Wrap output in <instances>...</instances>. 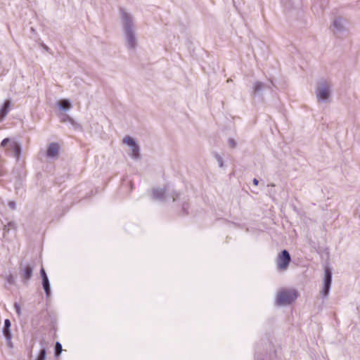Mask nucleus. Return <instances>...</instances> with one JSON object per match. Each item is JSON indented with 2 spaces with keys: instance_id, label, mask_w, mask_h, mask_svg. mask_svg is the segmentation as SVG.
I'll return each instance as SVG.
<instances>
[{
  "instance_id": "6",
  "label": "nucleus",
  "mask_w": 360,
  "mask_h": 360,
  "mask_svg": "<svg viewBox=\"0 0 360 360\" xmlns=\"http://www.w3.org/2000/svg\"><path fill=\"white\" fill-rule=\"evenodd\" d=\"M8 143H10L8 149L11 150L13 153V156L17 160H19L21 154L20 145L16 141H11V140L8 138H6L1 141V146L6 147Z\"/></svg>"
},
{
  "instance_id": "17",
  "label": "nucleus",
  "mask_w": 360,
  "mask_h": 360,
  "mask_svg": "<svg viewBox=\"0 0 360 360\" xmlns=\"http://www.w3.org/2000/svg\"><path fill=\"white\" fill-rule=\"evenodd\" d=\"M46 355V351L45 348H42L40 351L39 356L36 360H45Z\"/></svg>"
},
{
  "instance_id": "8",
  "label": "nucleus",
  "mask_w": 360,
  "mask_h": 360,
  "mask_svg": "<svg viewBox=\"0 0 360 360\" xmlns=\"http://www.w3.org/2000/svg\"><path fill=\"white\" fill-rule=\"evenodd\" d=\"M332 281V273L330 269H326L325 270V276H324V287L321 290V293L323 297H326L330 290V285Z\"/></svg>"
},
{
  "instance_id": "23",
  "label": "nucleus",
  "mask_w": 360,
  "mask_h": 360,
  "mask_svg": "<svg viewBox=\"0 0 360 360\" xmlns=\"http://www.w3.org/2000/svg\"><path fill=\"white\" fill-rule=\"evenodd\" d=\"M62 122L69 121L71 123H73V120L69 116H65V118L61 120Z\"/></svg>"
},
{
  "instance_id": "12",
  "label": "nucleus",
  "mask_w": 360,
  "mask_h": 360,
  "mask_svg": "<svg viewBox=\"0 0 360 360\" xmlns=\"http://www.w3.org/2000/svg\"><path fill=\"white\" fill-rule=\"evenodd\" d=\"M153 197L156 200H163L166 193L165 188H154L153 190Z\"/></svg>"
},
{
  "instance_id": "4",
  "label": "nucleus",
  "mask_w": 360,
  "mask_h": 360,
  "mask_svg": "<svg viewBox=\"0 0 360 360\" xmlns=\"http://www.w3.org/2000/svg\"><path fill=\"white\" fill-rule=\"evenodd\" d=\"M347 21L341 17H336L333 19L330 28L332 31L339 34L347 30Z\"/></svg>"
},
{
  "instance_id": "20",
  "label": "nucleus",
  "mask_w": 360,
  "mask_h": 360,
  "mask_svg": "<svg viewBox=\"0 0 360 360\" xmlns=\"http://www.w3.org/2000/svg\"><path fill=\"white\" fill-rule=\"evenodd\" d=\"M216 158H217V160L219 167H224V161H223L222 158L220 155H217L216 156Z\"/></svg>"
},
{
  "instance_id": "13",
  "label": "nucleus",
  "mask_w": 360,
  "mask_h": 360,
  "mask_svg": "<svg viewBox=\"0 0 360 360\" xmlns=\"http://www.w3.org/2000/svg\"><path fill=\"white\" fill-rule=\"evenodd\" d=\"M57 105L62 110H67L72 108V104L68 99H62L58 101Z\"/></svg>"
},
{
  "instance_id": "15",
  "label": "nucleus",
  "mask_w": 360,
  "mask_h": 360,
  "mask_svg": "<svg viewBox=\"0 0 360 360\" xmlns=\"http://www.w3.org/2000/svg\"><path fill=\"white\" fill-rule=\"evenodd\" d=\"M43 287L47 296L50 294V285L49 279H44Z\"/></svg>"
},
{
  "instance_id": "10",
  "label": "nucleus",
  "mask_w": 360,
  "mask_h": 360,
  "mask_svg": "<svg viewBox=\"0 0 360 360\" xmlns=\"http://www.w3.org/2000/svg\"><path fill=\"white\" fill-rule=\"evenodd\" d=\"M60 146L56 143H51L48 146L46 155L51 159H56L58 157Z\"/></svg>"
},
{
  "instance_id": "18",
  "label": "nucleus",
  "mask_w": 360,
  "mask_h": 360,
  "mask_svg": "<svg viewBox=\"0 0 360 360\" xmlns=\"http://www.w3.org/2000/svg\"><path fill=\"white\" fill-rule=\"evenodd\" d=\"M6 283L9 285H13L15 284V278L13 276V275L9 274L6 277Z\"/></svg>"
},
{
  "instance_id": "22",
  "label": "nucleus",
  "mask_w": 360,
  "mask_h": 360,
  "mask_svg": "<svg viewBox=\"0 0 360 360\" xmlns=\"http://www.w3.org/2000/svg\"><path fill=\"white\" fill-rule=\"evenodd\" d=\"M41 275L43 281L44 279H48L45 270L43 268L41 269Z\"/></svg>"
},
{
  "instance_id": "11",
  "label": "nucleus",
  "mask_w": 360,
  "mask_h": 360,
  "mask_svg": "<svg viewBox=\"0 0 360 360\" xmlns=\"http://www.w3.org/2000/svg\"><path fill=\"white\" fill-rule=\"evenodd\" d=\"M10 328H11V321L9 319H6L4 321V328L3 333L6 338V340L7 341L8 345L10 347H13V343H12V340H11L12 335L11 333Z\"/></svg>"
},
{
  "instance_id": "26",
  "label": "nucleus",
  "mask_w": 360,
  "mask_h": 360,
  "mask_svg": "<svg viewBox=\"0 0 360 360\" xmlns=\"http://www.w3.org/2000/svg\"><path fill=\"white\" fill-rule=\"evenodd\" d=\"M252 182H253V184L255 185V186H257L258 184H259V181H258V180L257 179H254L252 180Z\"/></svg>"
},
{
  "instance_id": "16",
  "label": "nucleus",
  "mask_w": 360,
  "mask_h": 360,
  "mask_svg": "<svg viewBox=\"0 0 360 360\" xmlns=\"http://www.w3.org/2000/svg\"><path fill=\"white\" fill-rule=\"evenodd\" d=\"M262 87H263V84L262 82H255L253 86L254 92L256 93V92L259 91L260 90H262Z\"/></svg>"
},
{
  "instance_id": "9",
  "label": "nucleus",
  "mask_w": 360,
  "mask_h": 360,
  "mask_svg": "<svg viewBox=\"0 0 360 360\" xmlns=\"http://www.w3.org/2000/svg\"><path fill=\"white\" fill-rule=\"evenodd\" d=\"M33 266L30 264L22 265L20 269V274L22 278L27 282L32 276Z\"/></svg>"
},
{
  "instance_id": "3",
  "label": "nucleus",
  "mask_w": 360,
  "mask_h": 360,
  "mask_svg": "<svg viewBox=\"0 0 360 360\" xmlns=\"http://www.w3.org/2000/svg\"><path fill=\"white\" fill-rule=\"evenodd\" d=\"M330 95H331L330 84L326 81L321 82L319 84V85L316 89V96L317 101L319 102H323V103L329 102Z\"/></svg>"
},
{
  "instance_id": "2",
  "label": "nucleus",
  "mask_w": 360,
  "mask_h": 360,
  "mask_svg": "<svg viewBox=\"0 0 360 360\" xmlns=\"http://www.w3.org/2000/svg\"><path fill=\"white\" fill-rule=\"evenodd\" d=\"M298 295L294 289L280 290L276 297V303L279 306L289 305L295 301Z\"/></svg>"
},
{
  "instance_id": "25",
  "label": "nucleus",
  "mask_w": 360,
  "mask_h": 360,
  "mask_svg": "<svg viewBox=\"0 0 360 360\" xmlns=\"http://www.w3.org/2000/svg\"><path fill=\"white\" fill-rule=\"evenodd\" d=\"M9 206L13 208V209H15V203L14 202H9Z\"/></svg>"
},
{
  "instance_id": "7",
  "label": "nucleus",
  "mask_w": 360,
  "mask_h": 360,
  "mask_svg": "<svg viewBox=\"0 0 360 360\" xmlns=\"http://www.w3.org/2000/svg\"><path fill=\"white\" fill-rule=\"evenodd\" d=\"M123 143L128 146L131 150V156L132 158L137 159L139 157V146L136 143L135 140L131 136H125Z\"/></svg>"
},
{
  "instance_id": "21",
  "label": "nucleus",
  "mask_w": 360,
  "mask_h": 360,
  "mask_svg": "<svg viewBox=\"0 0 360 360\" xmlns=\"http://www.w3.org/2000/svg\"><path fill=\"white\" fill-rule=\"evenodd\" d=\"M14 308L17 314L20 316L21 315V308L18 303L14 304Z\"/></svg>"
},
{
  "instance_id": "19",
  "label": "nucleus",
  "mask_w": 360,
  "mask_h": 360,
  "mask_svg": "<svg viewBox=\"0 0 360 360\" xmlns=\"http://www.w3.org/2000/svg\"><path fill=\"white\" fill-rule=\"evenodd\" d=\"M56 355L58 356L62 352V345L59 342H56Z\"/></svg>"
},
{
  "instance_id": "1",
  "label": "nucleus",
  "mask_w": 360,
  "mask_h": 360,
  "mask_svg": "<svg viewBox=\"0 0 360 360\" xmlns=\"http://www.w3.org/2000/svg\"><path fill=\"white\" fill-rule=\"evenodd\" d=\"M120 15L126 46L129 49H134L137 46L134 18L124 8L120 9Z\"/></svg>"
},
{
  "instance_id": "14",
  "label": "nucleus",
  "mask_w": 360,
  "mask_h": 360,
  "mask_svg": "<svg viewBox=\"0 0 360 360\" xmlns=\"http://www.w3.org/2000/svg\"><path fill=\"white\" fill-rule=\"evenodd\" d=\"M10 103H11L9 101H5L4 106L0 110V121H2L8 114L9 111Z\"/></svg>"
},
{
  "instance_id": "5",
  "label": "nucleus",
  "mask_w": 360,
  "mask_h": 360,
  "mask_svg": "<svg viewBox=\"0 0 360 360\" xmlns=\"http://www.w3.org/2000/svg\"><path fill=\"white\" fill-rule=\"evenodd\" d=\"M291 258L289 252L284 250L279 254L276 259V265L279 270L285 271L290 262Z\"/></svg>"
},
{
  "instance_id": "24",
  "label": "nucleus",
  "mask_w": 360,
  "mask_h": 360,
  "mask_svg": "<svg viewBox=\"0 0 360 360\" xmlns=\"http://www.w3.org/2000/svg\"><path fill=\"white\" fill-rule=\"evenodd\" d=\"M229 146L232 148H234L236 146V142L233 139H229Z\"/></svg>"
}]
</instances>
